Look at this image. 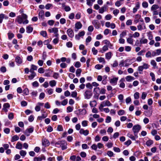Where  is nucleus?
Segmentation results:
<instances>
[{
  "label": "nucleus",
  "instance_id": "72a5a7b5",
  "mask_svg": "<svg viewBox=\"0 0 161 161\" xmlns=\"http://www.w3.org/2000/svg\"><path fill=\"white\" fill-rule=\"evenodd\" d=\"M19 153L21 156L25 157L26 154V152L25 151L21 150L20 151Z\"/></svg>",
  "mask_w": 161,
  "mask_h": 161
},
{
  "label": "nucleus",
  "instance_id": "393cba45",
  "mask_svg": "<svg viewBox=\"0 0 161 161\" xmlns=\"http://www.w3.org/2000/svg\"><path fill=\"white\" fill-rule=\"evenodd\" d=\"M8 38L9 40H11L14 36V34L11 32H9L8 33Z\"/></svg>",
  "mask_w": 161,
  "mask_h": 161
},
{
  "label": "nucleus",
  "instance_id": "f03ea898",
  "mask_svg": "<svg viewBox=\"0 0 161 161\" xmlns=\"http://www.w3.org/2000/svg\"><path fill=\"white\" fill-rule=\"evenodd\" d=\"M141 128V126L139 125H135L133 126L132 130L134 133L135 136H136V133H137L139 132Z\"/></svg>",
  "mask_w": 161,
  "mask_h": 161
},
{
  "label": "nucleus",
  "instance_id": "4c0bfd02",
  "mask_svg": "<svg viewBox=\"0 0 161 161\" xmlns=\"http://www.w3.org/2000/svg\"><path fill=\"white\" fill-rule=\"evenodd\" d=\"M100 89L99 87H96L94 88L93 91L96 94H98V92L100 91Z\"/></svg>",
  "mask_w": 161,
  "mask_h": 161
},
{
  "label": "nucleus",
  "instance_id": "473e14b6",
  "mask_svg": "<svg viewBox=\"0 0 161 161\" xmlns=\"http://www.w3.org/2000/svg\"><path fill=\"white\" fill-rule=\"evenodd\" d=\"M42 143V144L45 146H48L49 144V142L47 139H44Z\"/></svg>",
  "mask_w": 161,
  "mask_h": 161
},
{
  "label": "nucleus",
  "instance_id": "603ef678",
  "mask_svg": "<svg viewBox=\"0 0 161 161\" xmlns=\"http://www.w3.org/2000/svg\"><path fill=\"white\" fill-rule=\"evenodd\" d=\"M68 103V100L65 99L63 100L61 103V104L63 106L66 105Z\"/></svg>",
  "mask_w": 161,
  "mask_h": 161
},
{
  "label": "nucleus",
  "instance_id": "39448f33",
  "mask_svg": "<svg viewBox=\"0 0 161 161\" xmlns=\"http://www.w3.org/2000/svg\"><path fill=\"white\" fill-rule=\"evenodd\" d=\"M67 142L64 141H61V145L60 147H61L62 149L64 150L67 148Z\"/></svg>",
  "mask_w": 161,
  "mask_h": 161
},
{
  "label": "nucleus",
  "instance_id": "c03bdc74",
  "mask_svg": "<svg viewBox=\"0 0 161 161\" xmlns=\"http://www.w3.org/2000/svg\"><path fill=\"white\" fill-rule=\"evenodd\" d=\"M81 66V64L79 61L76 62L75 64V67L77 68H79Z\"/></svg>",
  "mask_w": 161,
  "mask_h": 161
},
{
  "label": "nucleus",
  "instance_id": "e433bc0d",
  "mask_svg": "<svg viewBox=\"0 0 161 161\" xmlns=\"http://www.w3.org/2000/svg\"><path fill=\"white\" fill-rule=\"evenodd\" d=\"M106 8L105 7H102L99 9V13H100L103 14L105 11H106Z\"/></svg>",
  "mask_w": 161,
  "mask_h": 161
},
{
  "label": "nucleus",
  "instance_id": "5701e85b",
  "mask_svg": "<svg viewBox=\"0 0 161 161\" xmlns=\"http://www.w3.org/2000/svg\"><path fill=\"white\" fill-rule=\"evenodd\" d=\"M112 57V53L111 52H109L105 54L106 58L108 59H110Z\"/></svg>",
  "mask_w": 161,
  "mask_h": 161
},
{
  "label": "nucleus",
  "instance_id": "2f4dec72",
  "mask_svg": "<svg viewBox=\"0 0 161 161\" xmlns=\"http://www.w3.org/2000/svg\"><path fill=\"white\" fill-rule=\"evenodd\" d=\"M56 82L55 80H53L49 82V84L51 87L55 86L56 85Z\"/></svg>",
  "mask_w": 161,
  "mask_h": 161
},
{
  "label": "nucleus",
  "instance_id": "6e6552de",
  "mask_svg": "<svg viewBox=\"0 0 161 161\" xmlns=\"http://www.w3.org/2000/svg\"><path fill=\"white\" fill-rule=\"evenodd\" d=\"M67 34L70 37H73L74 36L73 31L71 29H68L67 31Z\"/></svg>",
  "mask_w": 161,
  "mask_h": 161
},
{
  "label": "nucleus",
  "instance_id": "49530a36",
  "mask_svg": "<svg viewBox=\"0 0 161 161\" xmlns=\"http://www.w3.org/2000/svg\"><path fill=\"white\" fill-rule=\"evenodd\" d=\"M81 124L83 126H87L88 121L86 120H84L82 122Z\"/></svg>",
  "mask_w": 161,
  "mask_h": 161
},
{
  "label": "nucleus",
  "instance_id": "a211bd4d",
  "mask_svg": "<svg viewBox=\"0 0 161 161\" xmlns=\"http://www.w3.org/2000/svg\"><path fill=\"white\" fill-rule=\"evenodd\" d=\"M33 28L31 25L28 26L26 29V32L28 33H30L33 31Z\"/></svg>",
  "mask_w": 161,
  "mask_h": 161
},
{
  "label": "nucleus",
  "instance_id": "1a4fd4ad",
  "mask_svg": "<svg viewBox=\"0 0 161 161\" xmlns=\"http://www.w3.org/2000/svg\"><path fill=\"white\" fill-rule=\"evenodd\" d=\"M80 134H82L85 136H86L89 134V132L87 130H84L83 129H81L80 130Z\"/></svg>",
  "mask_w": 161,
  "mask_h": 161
},
{
  "label": "nucleus",
  "instance_id": "a18cd8bd",
  "mask_svg": "<svg viewBox=\"0 0 161 161\" xmlns=\"http://www.w3.org/2000/svg\"><path fill=\"white\" fill-rule=\"evenodd\" d=\"M142 6L144 8H147L148 6V4L146 1L143 2L142 4Z\"/></svg>",
  "mask_w": 161,
  "mask_h": 161
},
{
  "label": "nucleus",
  "instance_id": "2eb2a0df",
  "mask_svg": "<svg viewBox=\"0 0 161 161\" xmlns=\"http://www.w3.org/2000/svg\"><path fill=\"white\" fill-rule=\"evenodd\" d=\"M82 25L80 22H78L75 23V27L77 30L81 29L82 27Z\"/></svg>",
  "mask_w": 161,
  "mask_h": 161
},
{
  "label": "nucleus",
  "instance_id": "cd10ccee",
  "mask_svg": "<svg viewBox=\"0 0 161 161\" xmlns=\"http://www.w3.org/2000/svg\"><path fill=\"white\" fill-rule=\"evenodd\" d=\"M147 39L142 38L140 40V43L141 44H145L147 43Z\"/></svg>",
  "mask_w": 161,
  "mask_h": 161
},
{
  "label": "nucleus",
  "instance_id": "0eeeda50",
  "mask_svg": "<svg viewBox=\"0 0 161 161\" xmlns=\"http://www.w3.org/2000/svg\"><path fill=\"white\" fill-rule=\"evenodd\" d=\"M30 72L31 73V74L28 75V77L29 80H32L36 76V74L35 72H32L31 70H30Z\"/></svg>",
  "mask_w": 161,
  "mask_h": 161
},
{
  "label": "nucleus",
  "instance_id": "a19ab883",
  "mask_svg": "<svg viewBox=\"0 0 161 161\" xmlns=\"http://www.w3.org/2000/svg\"><path fill=\"white\" fill-rule=\"evenodd\" d=\"M118 114L119 115H124L125 114V111L123 110H120L118 112Z\"/></svg>",
  "mask_w": 161,
  "mask_h": 161
},
{
  "label": "nucleus",
  "instance_id": "de8ad7c7",
  "mask_svg": "<svg viewBox=\"0 0 161 161\" xmlns=\"http://www.w3.org/2000/svg\"><path fill=\"white\" fill-rule=\"evenodd\" d=\"M103 67V66L102 65H101L99 64H97L95 66V68L97 69H100Z\"/></svg>",
  "mask_w": 161,
  "mask_h": 161
},
{
  "label": "nucleus",
  "instance_id": "3c124183",
  "mask_svg": "<svg viewBox=\"0 0 161 161\" xmlns=\"http://www.w3.org/2000/svg\"><path fill=\"white\" fill-rule=\"evenodd\" d=\"M150 75L152 77V80L153 81H154L155 80V75L152 72H151L150 73Z\"/></svg>",
  "mask_w": 161,
  "mask_h": 161
},
{
  "label": "nucleus",
  "instance_id": "774afa93",
  "mask_svg": "<svg viewBox=\"0 0 161 161\" xmlns=\"http://www.w3.org/2000/svg\"><path fill=\"white\" fill-rule=\"evenodd\" d=\"M59 42V39L58 38H56L54 39L53 40V43L54 44H56L58 43Z\"/></svg>",
  "mask_w": 161,
  "mask_h": 161
},
{
  "label": "nucleus",
  "instance_id": "c85d7f7f",
  "mask_svg": "<svg viewBox=\"0 0 161 161\" xmlns=\"http://www.w3.org/2000/svg\"><path fill=\"white\" fill-rule=\"evenodd\" d=\"M108 46L106 45H105L103 47L102 49L101 50L100 52L103 53L105 51L108 50Z\"/></svg>",
  "mask_w": 161,
  "mask_h": 161
},
{
  "label": "nucleus",
  "instance_id": "09e8293b",
  "mask_svg": "<svg viewBox=\"0 0 161 161\" xmlns=\"http://www.w3.org/2000/svg\"><path fill=\"white\" fill-rule=\"evenodd\" d=\"M147 93L145 92H143L142 94L141 98L142 99H145L147 96Z\"/></svg>",
  "mask_w": 161,
  "mask_h": 161
},
{
  "label": "nucleus",
  "instance_id": "c9c22d12",
  "mask_svg": "<svg viewBox=\"0 0 161 161\" xmlns=\"http://www.w3.org/2000/svg\"><path fill=\"white\" fill-rule=\"evenodd\" d=\"M97 60L99 61V62H103V64H105V61L104 58L102 57H99L97 58Z\"/></svg>",
  "mask_w": 161,
  "mask_h": 161
},
{
  "label": "nucleus",
  "instance_id": "6ab92c4d",
  "mask_svg": "<svg viewBox=\"0 0 161 161\" xmlns=\"http://www.w3.org/2000/svg\"><path fill=\"white\" fill-rule=\"evenodd\" d=\"M132 35L130 36V38L127 39V42L130 44H133V39L132 38Z\"/></svg>",
  "mask_w": 161,
  "mask_h": 161
},
{
  "label": "nucleus",
  "instance_id": "5fc2aeb1",
  "mask_svg": "<svg viewBox=\"0 0 161 161\" xmlns=\"http://www.w3.org/2000/svg\"><path fill=\"white\" fill-rule=\"evenodd\" d=\"M100 133L102 135H104L106 134V131L104 129L101 130L100 131Z\"/></svg>",
  "mask_w": 161,
  "mask_h": 161
},
{
  "label": "nucleus",
  "instance_id": "338daca9",
  "mask_svg": "<svg viewBox=\"0 0 161 161\" xmlns=\"http://www.w3.org/2000/svg\"><path fill=\"white\" fill-rule=\"evenodd\" d=\"M111 120V117L110 116H107L105 122L107 123H109L110 122Z\"/></svg>",
  "mask_w": 161,
  "mask_h": 161
},
{
  "label": "nucleus",
  "instance_id": "e2e57ef3",
  "mask_svg": "<svg viewBox=\"0 0 161 161\" xmlns=\"http://www.w3.org/2000/svg\"><path fill=\"white\" fill-rule=\"evenodd\" d=\"M8 118L10 120H12L14 118V114L13 113H10L8 115Z\"/></svg>",
  "mask_w": 161,
  "mask_h": 161
},
{
  "label": "nucleus",
  "instance_id": "aec40b11",
  "mask_svg": "<svg viewBox=\"0 0 161 161\" xmlns=\"http://www.w3.org/2000/svg\"><path fill=\"white\" fill-rule=\"evenodd\" d=\"M126 80L127 81H130L134 80V78L133 77L131 76H127L125 77Z\"/></svg>",
  "mask_w": 161,
  "mask_h": 161
},
{
  "label": "nucleus",
  "instance_id": "8fccbe9b",
  "mask_svg": "<svg viewBox=\"0 0 161 161\" xmlns=\"http://www.w3.org/2000/svg\"><path fill=\"white\" fill-rule=\"evenodd\" d=\"M127 136L130 138L132 140H135V137L132 134H130L129 133H128L127 134Z\"/></svg>",
  "mask_w": 161,
  "mask_h": 161
},
{
  "label": "nucleus",
  "instance_id": "69168bd1",
  "mask_svg": "<svg viewBox=\"0 0 161 161\" xmlns=\"http://www.w3.org/2000/svg\"><path fill=\"white\" fill-rule=\"evenodd\" d=\"M97 147L99 149H101L103 147V145L101 143H98L97 145Z\"/></svg>",
  "mask_w": 161,
  "mask_h": 161
},
{
  "label": "nucleus",
  "instance_id": "4468645a",
  "mask_svg": "<svg viewBox=\"0 0 161 161\" xmlns=\"http://www.w3.org/2000/svg\"><path fill=\"white\" fill-rule=\"evenodd\" d=\"M140 6V3L139 2H138L136 3L135 7H134L133 9V13H135L137 11V10L139 8Z\"/></svg>",
  "mask_w": 161,
  "mask_h": 161
},
{
  "label": "nucleus",
  "instance_id": "f8f14e48",
  "mask_svg": "<svg viewBox=\"0 0 161 161\" xmlns=\"http://www.w3.org/2000/svg\"><path fill=\"white\" fill-rule=\"evenodd\" d=\"M8 18V16L3 14H0V23H1L2 22L3 19H7Z\"/></svg>",
  "mask_w": 161,
  "mask_h": 161
},
{
  "label": "nucleus",
  "instance_id": "680f3d73",
  "mask_svg": "<svg viewBox=\"0 0 161 161\" xmlns=\"http://www.w3.org/2000/svg\"><path fill=\"white\" fill-rule=\"evenodd\" d=\"M46 90H47V92L49 95H51L52 94L53 92V90L52 89L48 88Z\"/></svg>",
  "mask_w": 161,
  "mask_h": 161
},
{
  "label": "nucleus",
  "instance_id": "4be33fe9",
  "mask_svg": "<svg viewBox=\"0 0 161 161\" xmlns=\"http://www.w3.org/2000/svg\"><path fill=\"white\" fill-rule=\"evenodd\" d=\"M16 148L19 149H21L22 147V144L19 142H18L16 144Z\"/></svg>",
  "mask_w": 161,
  "mask_h": 161
},
{
  "label": "nucleus",
  "instance_id": "dca6fc26",
  "mask_svg": "<svg viewBox=\"0 0 161 161\" xmlns=\"http://www.w3.org/2000/svg\"><path fill=\"white\" fill-rule=\"evenodd\" d=\"M44 12L43 10H41L40 11L38 17L40 19H42L44 18Z\"/></svg>",
  "mask_w": 161,
  "mask_h": 161
},
{
  "label": "nucleus",
  "instance_id": "f257e3e1",
  "mask_svg": "<svg viewBox=\"0 0 161 161\" xmlns=\"http://www.w3.org/2000/svg\"><path fill=\"white\" fill-rule=\"evenodd\" d=\"M23 19L22 18L21 16H18L16 19V20L19 23L21 24L23 23V24H26L28 23V21L27 19L25 20L24 21H23Z\"/></svg>",
  "mask_w": 161,
  "mask_h": 161
},
{
  "label": "nucleus",
  "instance_id": "79ce46f5",
  "mask_svg": "<svg viewBox=\"0 0 161 161\" xmlns=\"http://www.w3.org/2000/svg\"><path fill=\"white\" fill-rule=\"evenodd\" d=\"M153 143V141L151 140H149L147 141L146 144L148 146H150Z\"/></svg>",
  "mask_w": 161,
  "mask_h": 161
},
{
  "label": "nucleus",
  "instance_id": "f704fd0d",
  "mask_svg": "<svg viewBox=\"0 0 161 161\" xmlns=\"http://www.w3.org/2000/svg\"><path fill=\"white\" fill-rule=\"evenodd\" d=\"M81 72V70L80 69H77L76 71V76L79 77L80 75Z\"/></svg>",
  "mask_w": 161,
  "mask_h": 161
},
{
  "label": "nucleus",
  "instance_id": "0e129e2a",
  "mask_svg": "<svg viewBox=\"0 0 161 161\" xmlns=\"http://www.w3.org/2000/svg\"><path fill=\"white\" fill-rule=\"evenodd\" d=\"M53 5L52 4L50 3H48L46 5L45 7L47 9H49Z\"/></svg>",
  "mask_w": 161,
  "mask_h": 161
},
{
  "label": "nucleus",
  "instance_id": "c756f323",
  "mask_svg": "<svg viewBox=\"0 0 161 161\" xmlns=\"http://www.w3.org/2000/svg\"><path fill=\"white\" fill-rule=\"evenodd\" d=\"M147 36L148 38V39L149 40H152L153 39V35L152 34V33L151 32H148L147 33Z\"/></svg>",
  "mask_w": 161,
  "mask_h": 161
},
{
  "label": "nucleus",
  "instance_id": "58836bf2",
  "mask_svg": "<svg viewBox=\"0 0 161 161\" xmlns=\"http://www.w3.org/2000/svg\"><path fill=\"white\" fill-rule=\"evenodd\" d=\"M96 104L97 103L95 101H93L92 102H91L90 103V105L92 107L95 106Z\"/></svg>",
  "mask_w": 161,
  "mask_h": 161
},
{
  "label": "nucleus",
  "instance_id": "864d4df0",
  "mask_svg": "<svg viewBox=\"0 0 161 161\" xmlns=\"http://www.w3.org/2000/svg\"><path fill=\"white\" fill-rule=\"evenodd\" d=\"M71 96L72 97H77V93L75 91L72 92Z\"/></svg>",
  "mask_w": 161,
  "mask_h": 161
},
{
  "label": "nucleus",
  "instance_id": "6e6d98bb",
  "mask_svg": "<svg viewBox=\"0 0 161 161\" xmlns=\"http://www.w3.org/2000/svg\"><path fill=\"white\" fill-rule=\"evenodd\" d=\"M118 63L117 61H114L113 64H111L113 67H115L118 66Z\"/></svg>",
  "mask_w": 161,
  "mask_h": 161
},
{
  "label": "nucleus",
  "instance_id": "a878e982",
  "mask_svg": "<svg viewBox=\"0 0 161 161\" xmlns=\"http://www.w3.org/2000/svg\"><path fill=\"white\" fill-rule=\"evenodd\" d=\"M47 116V115L46 114H42L41 116H38L37 118V119L39 120H42V119L45 118Z\"/></svg>",
  "mask_w": 161,
  "mask_h": 161
},
{
  "label": "nucleus",
  "instance_id": "20e7f679",
  "mask_svg": "<svg viewBox=\"0 0 161 161\" xmlns=\"http://www.w3.org/2000/svg\"><path fill=\"white\" fill-rule=\"evenodd\" d=\"M92 95V93L91 91L87 90L85 91L84 96L87 99H89Z\"/></svg>",
  "mask_w": 161,
  "mask_h": 161
},
{
  "label": "nucleus",
  "instance_id": "412c9836",
  "mask_svg": "<svg viewBox=\"0 0 161 161\" xmlns=\"http://www.w3.org/2000/svg\"><path fill=\"white\" fill-rule=\"evenodd\" d=\"M15 61L18 64H21L22 63V60L20 58L19 56H17L15 58Z\"/></svg>",
  "mask_w": 161,
  "mask_h": 161
},
{
  "label": "nucleus",
  "instance_id": "4d7b16f0",
  "mask_svg": "<svg viewBox=\"0 0 161 161\" xmlns=\"http://www.w3.org/2000/svg\"><path fill=\"white\" fill-rule=\"evenodd\" d=\"M112 17V16L111 15L108 14L105 16V18L107 20H109L111 19Z\"/></svg>",
  "mask_w": 161,
  "mask_h": 161
},
{
  "label": "nucleus",
  "instance_id": "b1692460",
  "mask_svg": "<svg viewBox=\"0 0 161 161\" xmlns=\"http://www.w3.org/2000/svg\"><path fill=\"white\" fill-rule=\"evenodd\" d=\"M19 139V137L17 135H15L12 137L11 141L13 142L18 140Z\"/></svg>",
  "mask_w": 161,
  "mask_h": 161
},
{
  "label": "nucleus",
  "instance_id": "ea45409f",
  "mask_svg": "<svg viewBox=\"0 0 161 161\" xmlns=\"http://www.w3.org/2000/svg\"><path fill=\"white\" fill-rule=\"evenodd\" d=\"M37 69V67L36 65L32 64L31 65V68L30 69V70H31L32 72H34V70H36Z\"/></svg>",
  "mask_w": 161,
  "mask_h": 161
},
{
  "label": "nucleus",
  "instance_id": "bb28decb",
  "mask_svg": "<svg viewBox=\"0 0 161 161\" xmlns=\"http://www.w3.org/2000/svg\"><path fill=\"white\" fill-rule=\"evenodd\" d=\"M159 8L158 6L156 4L153 5L151 8V11L155 10L157 9H158Z\"/></svg>",
  "mask_w": 161,
  "mask_h": 161
},
{
  "label": "nucleus",
  "instance_id": "bf43d9fd",
  "mask_svg": "<svg viewBox=\"0 0 161 161\" xmlns=\"http://www.w3.org/2000/svg\"><path fill=\"white\" fill-rule=\"evenodd\" d=\"M92 51L93 54L95 55H96L98 52L97 50H96L94 47H93L92 48Z\"/></svg>",
  "mask_w": 161,
  "mask_h": 161
},
{
  "label": "nucleus",
  "instance_id": "13d9d810",
  "mask_svg": "<svg viewBox=\"0 0 161 161\" xmlns=\"http://www.w3.org/2000/svg\"><path fill=\"white\" fill-rule=\"evenodd\" d=\"M40 34L43 37H46L47 36V33L45 31H41L40 32Z\"/></svg>",
  "mask_w": 161,
  "mask_h": 161
},
{
  "label": "nucleus",
  "instance_id": "9b49d317",
  "mask_svg": "<svg viewBox=\"0 0 161 161\" xmlns=\"http://www.w3.org/2000/svg\"><path fill=\"white\" fill-rule=\"evenodd\" d=\"M118 79V77H113L110 79V82L111 83L115 85L117 84Z\"/></svg>",
  "mask_w": 161,
  "mask_h": 161
},
{
  "label": "nucleus",
  "instance_id": "f3484780",
  "mask_svg": "<svg viewBox=\"0 0 161 161\" xmlns=\"http://www.w3.org/2000/svg\"><path fill=\"white\" fill-rule=\"evenodd\" d=\"M124 80V79H121L119 81L120 82L119 84V87L123 88H124L125 86V84L123 82Z\"/></svg>",
  "mask_w": 161,
  "mask_h": 161
},
{
  "label": "nucleus",
  "instance_id": "052dcab7",
  "mask_svg": "<svg viewBox=\"0 0 161 161\" xmlns=\"http://www.w3.org/2000/svg\"><path fill=\"white\" fill-rule=\"evenodd\" d=\"M140 36V34L138 32H135L132 36V37L134 38L139 37Z\"/></svg>",
  "mask_w": 161,
  "mask_h": 161
},
{
  "label": "nucleus",
  "instance_id": "9d476101",
  "mask_svg": "<svg viewBox=\"0 0 161 161\" xmlns=\"http://www.w3.org/2000/svg\"><path fill=\"white\" fill-rule=\"evenodd\" d=\"M101 104L103 105L104 107L110 106L112 105L111 103L108 100L104 101Z\"/></svg>",
  "mask_w": 161,
  "mask_h": 161
},
{
  "label": "nucleus",
  "instance_id": "7ed1b4c3",
  "mask_svg": "<svg viewBox=\"0 0 161 161\" xmlns=\"http://www.w3.org/2000/svg\"><path fill=\"white\" fill-rule=\"evenodd\" d=\"M130 61L129 59H127L125 61L122 60L120 62L119 65L121 66H127L130 64V63H128Z\"/></svg>",
  "mask_w": 161,
  "mask_h": 161
},
{
  "label": "nucleus",
  "instance_id": "ddd939ff",
  "mask_svg": "<svg viewBox=\"0 0 161 161\" xmlns=\"http://www.w3.org/2000/svg\"><path fill=\"white\" fill-rule=\"evenodd\" d=\"M48 31L50 33L53 32L54 33H58V30L57 28L54 27L50 29H49L48 30Z\"/></svg>",
  "mask_w": 161,
  "mask_h": 161
},
{
  "label": "nucleus",
  "instance_id": "423d86ee",
  "mask_svg": "<svg viewBox=\"0 0 161 161\" xmlns=\"http://www.w3.org/2000/svg\"><path fill=\"white\" fill-rule=\"evenodd\" d=\"M92 23L96 28L98 29L100 28V25L99 23L97 20H94L92 21Z\"/></svg>",
  "mask_w": 161,
  "mask_h": 161
},
{
  "label": "nucleus",
  "instance_id": "37998d69",
  "mask_svg": "<svg viewBox=\"0 0 161 161\" xmlns=\"http://www.w3.org/2000/svg\"><path fill=\"white\" fill-rule=\"evenodd\" d=\"M134 96L135 99H138L139 97V93L138 92H136L134 94Z\"/></svg>",
  "mask_w": 161,
  "mask_h": 161
},
{
  "label": "nucleus",
  "instance_id": "7c9ffc66",
  "mask_svg": "<svg viewBox=\"0 0 161 161\" xmlns=\"http://www.w3.org/2000/svg\"><path fill=\"white\" fill-rule=\"evenodd\" d=\"M138 30L139 31H141L143 29H145L146 27L145 25H144L143 26V28L142 26V25H139L137 26Z\"/></svg>",
  "mask_w": 161,
  "mask_h": 161
}]
</instances>
